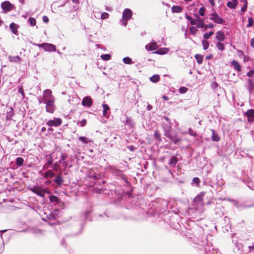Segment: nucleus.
I'll return each mask as SVG.
<instances>
[{
  "label": "nucleus",
  "mask_w": 254,
  "mask_h": 254,
  "mask_svg": "<svg viewBox=\"0 0 254 254\" xmlns=\"http://www.w3.org/2000/svg\"><path fill=\"white\" fill-rule=\"evenodd\" d=\"M132 12L128 8H126L123 12L122 15V18L121 20L122 23L126 26L127 24V21L129 20L132 17Z\"/></svg>",
  "instance_id": "1"
},
{
  "label": "nucleus",
  "mask_w": 254,
  "mask_h": 254,
  "mask_svg": "<svg viewBox=\"0 0 254 254\" xmlns=\"http://www.w3.org/2000/svg\"><path fill=\"white\" fill-rule=\"evenodd\" d=\"M52 100H55L54 97L52 95V92L50 89H46L43 92V100L39 101V103H45Z\"/></svg>",
  "instance_id": "2"
},
{
  "label": "nucleus",
  "mask_w": 254,
  "mask_h": 254,
  "mask_svg": "<svg viewBox=\"0 0 254 254\" xmlns=\"http://www.w3.org/2000/svg\"><path fill=\"white\" fill-rule=\"evenodd\" d=\"M29 190L33 192L42 197H44L46 193L48 192L46 190L38 186H36L32 188H30Z\"/></svg>",
  "instance_id": "3"
},
{
  "label": "nucleus",
  "mask_w": 254,
  "mask_h": 254,
  "mask_svg": "<svg viewBox=\"0 0 254 254\" xmlns=\"http://www.w3.org/2000/svg\"><path fill=\"white\" fill-rule=\"evenodd\" d=\"M1 7L4 13H6L14 8V5L8 1H5L1 3Z\"/></svg>",
  "instance_id": "4"
},
{
  "label": "nucleus",
  "mask_w": 254,
  "mask_h": 254,
  "mask_svg": "<svg viewBox=\"0 0 254 254\" xmlns=\"http://www.w3.org/2000/svg\"><path fill=\"white\" fill-rule=\"evenodd\" d=\"M46 104V111L48 113H53L55 110V100L49 101L45 102Z\"/></svg>",
  "instance_id": "5"
},
{
  "label": "nucleus",
  "mask_w": 254,
  "mask_h": 254,
  "mask_svg": "<svg viewBox=\"0 0 254 254\" xmlns=\"http://www.w3.org/2000/svg\"><path fill=\"white\" fill-rule=\"evenodd\" d=\"M209 19L217 24H222L224 22V20L221 18L216 12L212 13L210 15Z\"/></svg>",
  "instance_id": "6"
},
{
  "label": "nucleus",
  "mask_w": 254,
  "mask_h": 254,
  "mask_svg": "<svg viewBox=\"0 0 254 254\" xmlns=\"http://www.w3.org/2000/svg\"><path fill=\"white\" fill-rule=\"evenodd\" d=\"M62 120L60 118H58L48 121L46 123V125L49 127H58L62 124Z\"/></svg>",
  "instance_id": "7"
},
{
  "label": "nucleus",
  "mask_w": 254,
  "mask_h": 254,
  "mask_svg": "<svg viewBox=\"0 0 254 254\" xmlns=\"http://www.w3.org/2000/svg\"><path fill=\"white\" fill-rule=\"evenodd\" d=\"M92 100L90 96H86L83 98L81 104L84 107H90L92 105Z\"/></svg>",
  "instance_id": "8"
},
{
  "label": "nucleus",
  "mask_w": 254,
  "mask_h": 254,
  "mask_svg": "<svg viewBox=\"0 0 254 254\" xmlns=\"http://www.w3.org/2000/svg\"><path fill=\"white\" fill-rule=\"evenodd\" d=\"M46 52H55L56 51V48L52 44L45 43L44 45V49Z\"/></svg>",
  "instance_id": "9"
},
{
  "label": "nucleus",
  "mask_w": 254,
  "mask_h": 254,
  "mask_svg": "<svg viewBox=\"0 0 254 254\" xmlns=\"http://www.w3.org/2000/svg\"><path fill=\"white\" fill-rule=\"evenodd\" d=\"M158 46L155 42L148 43L145 46V49L148 51H152L158 49Z\"/></svg>",
  "instance_id": "10"
},
{
  "label": "nucleus",
  "mask_w": 254,
  "mask_h": 254,
  "mask_svg": "<svg viewBox=\"0 0 254 254\" xmlns=\"http://www.w3.org/2000/svg\"><path fill=\"white\" fill-rule=\"evenodd\" d=\"M247 116L248 117V121L249 122H252L254 120V110L250 109L248 110L246 113Z\"/></svg>",
  "instance_id": "11"
},
{
  "label": "nucleus",
  "mask_w": 254,
  "mask_h": 254,
  "mask_svg": "<svg viewBox=\"0 0 254 254\" xmlns=\"http://www.w3.org/2000/svg\"><path fill=\"white\" fill-rule=\"evenodd\" d=\"M196 20L197 22V27L198 28H202L204 27V21L198 15H195Z\"/></svg>",
  "instance_id": "12"
},
{
  "label": "nucleus",
  "mask_w": 254,
  "mask_h": 254,
  "mask_svg": "<svg viewBox=\"0 0 254 254\" xmlns=\"http://www.w3.org/2000/svg\"><path fill=\"white\" fill-rule=\"evenodd\" d=\"M169 51V49L168 48H161L153 52L154 54L163 55L167 54Z\"/></svg>",
  "instance_id": "13"
},
{
  "label": "nucleus",
  "mask_w": 254,
  "mask_h": 254,
  "mask_svg": "<svg viewBox=\"0 0 254 254\" xmlns=\"http://www.w3.org/2000/svg\"><path fill=\"white\" fill-rule=\"evenodd\" d=\"M225 35L223 32L219 31L216 33V38L219 41H223L225 39Z\"/></svg>",
  "instance_id": "14"
},
{
  "label": "nucleus",
  "mask_w": 254,
  "mask_h": 254,
  "mask_svg": "<svg viewBox=\"0 0 254 254\" xmlns=\"http://www.w3.org/2000/svg\"><path fill=\"white\" fill-rule=\"evenodd\" d=\"M237 4L238 0H231L227 2V5L230 8L234 9L236 7Z\"/></svg>",
  "instance_id": "15"
},
{
  "label": "nucleus",
  "mask_w": 254,
  "mask_h": 254,
  "mask_svg": "<svg viewBox=\"0 0 254 254\" xmlns=\"http://www.w3.org/2000/svg\"><path fill=\"white\" fill-rule=\"evenodd\" d=\"M8 59L10 62L18 63L21 61V58L19 56H10Z\"/></svg>",
  "instance_id": "16"
},
{
  "label": "nucleus",
  "mask_w": 254,
  "mask_h": 254,
  "mask_svg": "<svg viewBox=\"0 0 254 254\" xmlns=\"http://www.w3.org/2000/svg\"><path fill=\"white\" fill-rule=\"evenodd\" d=\"M103 111V116L106 118L108 117V115H107V111H108L110 110V108L109 106L107 104H103L102 105Z\"/></svg>",
  "instance_id": "17"
},
{
  "label": "nucleus",
  "mask_w": 254,
  "mask_h": 254,
  "mask_svg": "<svg viewBox=\"0 0 254 254\" xmlns=\"http://www.w3.org/2000/svg\"><path fill=\"white\" fill-rule=\"evenodd\" d=\"M231 64L237 71H239L241 70V66L237 61H233L231 63Z\"/></svg>",
  "instance_id": "18"
},
{
  "label": "nucleus",
  "mask_w": 254,
  "mask_h": 254,
  "mask_svg": "<svg viewBox=\"0 0 254 254\" xmlns=\"http://www.w3.org/2000/svg\"><path fill=\"white\" fill-rule=\"evenodd\" d=\"M9 28L11 30L13 33L17 34L18 26L15 23H11L9 25Z\"/></svg>",
  "instance_id": "19"
},
{
  "label": "nucleus",
  "mask_w": 254,
  "mask_h": 254,
  "mask_svg": "<svg viewBox=\"0 0 254 254\" xmlns=\"http://www.w3.org/2000/svg\"><path fill=\"white\" fill-rule=\"evenodd\" d=\"M172 11L174 13H179L182 12V8L180 6L174 5L172 7Z\"/></svg>",
  "instance_id": "20"
},
{
  "label": "nucleus",
  "mask_w": 254,
  "mask_h": 254,
  "mask_svg": "<svg viewBox=\"0 0 254 254\" xmlns=\"http://www.w3.org/2000/svg\"><path fill=\"white\" fill-rule=\"evenodd\" d=\"M159 79H160V77L157 74H155L150 77V81L153 83H156V82H158L159 80Z\"/></svg>",
  "instance_id": "21"
},
{
  "label": "nucleus",
  "mask_w": 254,
  "mask_h": 254,
  "mask_svg": "<svg viewBox=\"0 0 254 254\" xmlns=\"http://www.w3.org/2000/svg\"><path fill=\"white\" fill-rule=\"evenodd\" d=\"M248 88L250 91L254 88V83L251 79L248 80Z\"/></svg>",
  "instance_id": "22"
},
{
  "label": "nucleus",
  "mask_w": 254,
  "mask_h": 254,
  "mask_svg": "<svg viewBox=\"0 0 254 254\" xmlns=\"http://www.w3.org/2000/svg\"><path fill=\"white\" fill-rule=\"evenodd\" d=\"M78 140L81 141L82 143L84 144H87L88 142L91 141V140L85 136H81L78 138Z\"/></svg>",
  "instance_id": "23"
},
{
  "label": "nucleus",
  "mask_w": 254,
  "mask_h": 254,
  "mask_svg": "<svg viewBox=\"0 0 254 254\" xmlns=\"http://www.w3.org/2000/svg\"><path fill=\"white\" fill-rule=\"evenodd\" d=\"M195 58L197 61V62L199 64H201L203 62V56L199 54H196L195 55Z\"/></svg>",
  "instance_id": "24"
},
{
  "label": "nucleus",
  "mask_w": 254,
  "mask_h": 254,
  "mask_svg": "<svg viewBox=\"0 0 254 254\" xmlns=\"http://www.w3.org/2000/svg\"><path fill=\"white\" fill-rule=\"evenodd\" d=\"M186 18L190 21V23L191 25H196V26H197V22H196V18L193 19L189 15H186Z\"/></svg>",
  "instance_id": "25"
},
{
  "label": "nucleus",
  "mask_w": 254,
  "mask_h": 254,
  "mask_svg": "<svg viewBox=\"0 0 254 254\" xmlns=\"http://www.w3.org/2000/svg\"><path fill=\"white\" fill-rule=\"evenodd\" d=\"M28 21L31 26H34L36 24V20L33 17H29L28 20Z\"/></svg>",
  "instance_id": "26"
},
{
  "label": "nucleus",
  "mask_w": 254,
  "mask_h": 254,
  "mask_svg": "<svg viewBox=\"0 0 254 254\" xmlns=\"http://www.w3.org/2000/svg\"><path fill=\"white\" fill-rule=\"evenodd\" d=\"M123 61L125 64H132V61L131 59L129 57L124 58Z\"/></svg>",
  "instance_id": "27"
},
{
  "label": "nucleus",
  "mask_w": 254,
  "mask_h": 254,
  "mask_svg": "<svg viewBox=\"0 0 254 254\" xmlns=\"http://www.w3.org/2000/svg\"><path fill=\"white\" fill-rule=\"evenodd\" d=\"M212 131L213 132L212 135V139L213 141H219L220 139V138L218 136V135L216 133H215V131L213 130H212Z\"/></svg>",
  "instance_id": "28"
},
{
  "label": "nucleus",
  "mask_w": 254,
  "mask_h": 254,
  "mask_svg": "<svg viewBox=\"0 0 254 254\" xmlns=\"http://www.w3.org/2000/svg\"><path fill=\"white\" fill-rule=\"evenodd\" d=\"M23 159L21 157H18L16 160V164L18 166H21L23 165Z\"/></svg>",
  "instance_id": "29"
},
{
  "label": "nucleus",
  "mask_w": 254,
  "mask_h": 254,
  "mask_svg": "<svg viewBox=\"0 0 254 254\" xmlns=\"http://www.w3.org/2000/svg\"><path fill=\"white\" fill-rule=\"evenodd\" d=\"M202 45L204 50H207L209 47V43L205 40L202 41Z\"/></svg>",
  "instance_id": "30"
},
{
  "label": "nucleus",
  "mask_w": 254,
  "mask_h": 254,
  "mask_svg": "<svg viewBox=\"0 0 254 254\" xmlns=\"http://www.w3.org/2000/svg\"><path fill=\"white\" fill-rule=\"evenodd\" d=\"M54 176V173L51 170H48L45 173L44 177L45 178H52Z\"/></svg>",
  "instance_id": "31"
},
{
  "label": "nucleus",
  "mask_w": 254,
  "mask_h": 254,
  "mask_svg": "<svg viewBox=\"0 0 254 254\" xmlns=\"http://www.w3.org/2000/svg\"><path fill=\"white\" fill-rule=\"evenodd\" d=\"M204 195V193H201L198 195H197L195 198H194V201L195 202H201L202 201V198Z\"/></svg>",
  "instance_id": "32"
},
{
  "label": "nucleus",
  "mask_w": 254,
  "mask_h": 254,
  "mask_svg": "<svg viewBox=\"0 0 254 254\" xmlns=\"http://www.w3.org/2000/svg\"><path fill=\"white\" fill-rule=\"evenodd\" d=\"M101 58L104 61H108L111 59V56L109 54H104L101 55Z\"/></svg>",
  "instance_id": "33"
},
{
  "label": "nucleus",
  "mask_w": 254,
  "mask_h": 254,
  "mask_svg": "<svg viewBox=\"0 0 254 254\" xmlns=\"http://www.w3.org/2000/svg\"><path fill=\"white\" fill-rule=\"evenodd\" d=\"M216 46L217 48L220 51H223L224 49V45L220 42H218L216 44Z\"/></svg>",
  "instance_id": "34"
},
{
  "label": "nucleus",
  "mask_w": 254,
  "mask_h": 254,
  "mask_svg": "<svg viewBox=\"0 0 254 254\" xmlns=\"http://www.w3.org/2000/svg\"><path fill=\"white\" fill-rule=\"evenodd\" d=\"M54 181H55V183H56L58 185L61 184L62 183V182H63V180H62V178L60 176H57L55 178V179L54 180Z\"/></svg>",
  "instance_id": "35"
},
{
  "label": "nucleus",
  "mask_w": 254,
  "mask_h": 254,
  "mask_svg": "<svg viewBox=\"0 0 254 254\" xmlns=\"http://www.w3.org/2000/svg\"><path fill=\"white\" fill-rule=\"evenodd\" d=\"M213 32L212 31H210L209 33H206L203 35V38L205 39H209L212 35H213Z\"/></svg>",
  "instance_id": "36"
},
{
  "label": "nucleus",
  "mask_w": 254,
  "mask_h": 254,
  "mask_svg": "<svg viewBox=\"0 0 254 254\" xmlns=\"http://www.w3.org/2000/svg\"><path fill=\"white\" fill-rule=\"evenodd\" d=\"M190 33L194 35L197 32V29L194 26L190 27Z\"/></svg>",
  "instance_id": "37"
},
{
  "label": "nucleus",
  "mask_w": 254,
  "mask_h": 254,
  "mask_svg": "<svg viewBox=\"0 0 254 254\" xmlns=\"http://www.w3.org/2000/svg\"><path fill=\"white\" fill-rule=\"evenodd\" d=\"M177 162V159L176 157L171 158L169 161V164L172 165H175Z\"/></svg>",
  "instance_id": "38"
},
{
  "label": "nucleus",
  "mask_w": 254,
  "mask_h": 254,
  "mask_svg": "<svg viewBox=\"0 0 254 254\" xmlns=\"http://www.w3.org/2000/svg\"><path fill=\"white\" fill-rule=\"evenodd\" d=\"M154 137L158 140L159 141H161V136H160V133L158 132V131H156L155 132H154Z\"/></svg>",
  "instance_id": "39"
},
{
  "label": "nucleus",
  "mask_w": 254,
  "mask_h": 254,
  "mask_svg": "<svg viewBox=\"0 0 254 254\" xmlns=\"http://www.w3.org/2000/svg\"><path fill=\"white\" fill-rule=\"evenodd\" d=\"M205 8L204 7H201L199 9L198 13L200 15L203 16L205 14Z\"/></svg>",
  "instance_id": "40"
},
{
  "label": "nucleus",
  "mask_w": 254,
  "mask_h": 254,
  "mask_svg": "<svg viewBox=\"0 0 254 254\" xmlns=\"http://www.w3.org/2000/svg\"><path fill=\"white\" fill-rule=\"evenodd\" d=\"M254 23L253 19L252 17H249L248 19V24H247L248 27H251L252 26Z\"/></svg>",
  "instance_id": "41"
},
{
  "label": "nucleus",
  "mask_w": 254,
  "mask_h": 254,
  "mask_svg": "<svg viewBox=\"0 0 254 254\" xmlns=\"http://www.w3.org/2000/svg\"><path fill=\"white\" fill-rule=\"evenodd\" d=\"M109 14L107 12H103L101 15V18L102 19H107L109 17Z\"/></svg>",
  "instance_id": "42"
},
{
  "label": "nucleus",
  "mask_w": 254,
  "mask_h": 254,
  "mask_svg": "<svg viewBox=\"0 0 254 254\" xmlns=\"http://www.w3.org/2000/svg\"><path fill=\"white\" fill-rule=\"evenodd\" d=\"M179 90H180V92L181 93H186L187 91V88L184 87H181Z\"/></svg>",
  "instance_id": "43"
},
{
  "label": "nucleus",
  "mask_w": 254,
  "mask_h": 254,
  "mask_svg": "<svg viewBox=\"0 0 254 254\" xmlns=\"http://www.w3.org/2000/svg\"><path fill=\"white\" fill-rule=\"evenodd\" d=\"M213 27L214 25L211 23L208 25H204V27H203V28H204L205 30H206L208 28H213Z\"/></svg>",
  "instance_id": "44"
},
{
  "label": "nucleus",
  "mask_w": 254,
  "mask_h": 254,
  "mask_svg": "<svg viewBox=\"0 0 254 254\" xmlns=\"http://www.w3.org/2000/svg\"><path fill=\"white\" fill-rule=\"evenodd\" d=\"M86 124V120H85V119H83L80 122V126L82 127H84L85 126V125Z\"/></svg>",
  "instance_id": "45"
},
{
  "label": "nucleus",
  "mask_w": 254,
  "mask_h": 254,
  "mask_svg": "<svg viewBox=\"0 0 254 254\" xmlns=\"http://www.w3.org/2000/svg\"><path fill=\"white\" fill-rule=\"evenodd\" d=\"M42 19L44 22L47 23L49 22V18L47 16H43Z\"/></svg>",
  "instance_id": "46"
},
{
  "label": "nucleus",
  "mask_w": 254,
  "mask_h": 254,
  "mask_svg": "<svg viewBox=\"0 0 254 254\" xmlns=\"http://www.w3.org/2000/svg\"><path fill=\"white\" fill-rule=\"evenodd\" d=\"M18 92L21 94L22 97H24V93L22 87H19L18 88Z\"/></svg>",
  "instance_id": "47"
},
{
  "label": "nucleus",
  "mask_w": 254,
  "mask_h": 254,
  "mask_svg": "<svg viewBox=\"0 0 254 254\" xmlns=\"http://www.w3.org/2000/svg\"><path fill=\"white\" fill-rule=\"evenodd\" d=\"M254 74V70H250V71H249L247 73V75H248L249 77H251V76H252Z\"/></svg>",
  "instance_id": "48"
},
{
  "label": "nucleus",
  "mask_w": 254,
  "mask_h": 254,
  "mask_svg": "<svg viewBox=\"0 0 254 254\" xmlns=\"http://www.w3.org/2000/svg\"><path fill=\"white\" fill-rule=\"evenodd\" d=\"M50 199L51 201H57V198L55 196L52 195L50 196Z\"/></svg>",
  "instance_id": "49"
},
{
  "label": "nucleus",
  "mask_w": 254,
  "mask_h": 254,
  "mask_svg": "<svg viewBox=\"0 0 254 254\" xmlns=\"http://www.w3.org/2000/svg\"><path fill=\"white\" fill-rule=\"evenodd\" d=\"M245 2H246V3H245V5L243 6L241 8V10L243 11H244L246 10L247 9V1H246V0H245Z\"/></svg>",
  "instance_id": "50"
},
{
  "label": "nucleus",
  "mask_w": 254,
  "mask_h": 254,
  "mask_svg": "<svg viewBox=\"0 0 254 254\" xmlns=\"http://www.w3.org/2000/svg\"><path fill=\"white\" fill-rule=\"evenodd\" d=\"M193 182L197 184L199 182V179L198 178H194L193 179Z\"/></svg>",
  "instance_id": "51"
},
{
  "label": "nucleus",
  "mask_w": 254,
  "mask_h": 254,
  "mask_svg": "<svg viewBox=\"0 0 254 254\" xmlns=\"http://www.w3.org/2000/svg\"><path fill=\"white\" fill-rule=\"evenodd\" d=\"M126 122H127V124H128V125H131L132 124V120L131 119H127V120H126Z\"/></svg>",
  "instance_id": "52"
},
{
  "label": "nucleus",
  "mask_w": 254,
  "mask_h": 254,
  "mask_svg": "<svg viewBox=\"0 0 254 254\" xmlns=\"http://www.w3.org/2000/svg\"><path fill=\"white\" fill-rule=\"evenodd\" d=\"M34 45L36 46H38L39 47L43 48L44 49V44H34Z\"/></svg>",
  "instance_id": "53"
},
{
  "label": "nucleus",
  "mask_w": 254,
  "mask_h": 254,
  "mask_svg": "<svg viewBox=\"0 0 254 254\" xmlns=\"http://www.w3.org/2000/svg\"><path fill=\"white\" fill-rule=\"evenodd\" d=\"M208 0L212 6H214L215 5V0Z\"/></svg>",
  "instance_id": "54"
},
{
  "label": "nucleus",
  "mask_w": 254,
  "mask_h": 254,
  "mask_svg": "<svg viewBox=\"0 0 254 254\" xmlns=\"http://www.w3.org/2000/svg\"><path fill=\"white\" fill-rule=\"evenodd\" d=\"M162 98L164 100H166V101H167L169 100V98L166 96V95H163L162 96Z\"/></svg>",
  "instance_id": "55"
},
{
  "label": "nucleus",
  "mask_w": 254,
  "mask_h": 254,
  "mask_svg": "<svg viewBox=\"0 0 254 254\" xmlns=\"http://www.w3.org/2000/svg\"><path fill=\"white\" fill-rule=\"evenodd\" d=\"M192 131L191 129H189V133L191 135H193V136H195V133H192Z\"/></svg>",
  "instance_id": "56"
},
{
  "label": "nucleus",
  "mask_w": 254,
  "mask_h": 254,
  "mask_svg": "<svg viewBox=\"0 0 254 254\" xmlns=\"http://www.w3.org/2000/svg\"><path fill=\"white\" fill-rule=\"evenodd\" d=\"M251 45L253 47H254V38H253L251 40Z\"/></svg>",
  "instance_id": "57"
},
{
  "label": "nucleus",
  "mask_w": 254,
  "mask_h": 254,
  "mask_svg": "<svg viewBox=\"0 0 254 254\" xmlns=\"http://www.w3.org/2000/svg\"><path fill=\"white\" fill-rule=\"evenodd\" d=\"M19 2L21 3L22 4H24L25 0H18Z\"/></svg>",
  "instance_id": "58"
},
{
  "label": "nucleus",
  "mask_w": 254,
  "mask_h": 254,
  "mask_svg": "<svg viewBox=\"0 0 254 254\" xmlns=\"http://www.w3.org/2000/svg\"><path fill=\"white\" fill-rule=\"evenodd\" d=\"M106 9L107 10H108V11H111V8L110 7H106Z\"/></svg>",
  "instance_id": "59"
},
{
  "label": "nucleus",
  "mask_w": 254,
  "mask_h": 254,
  "mask_svg": "<svg viewBox=\"0 0 254 254\" xmlns=\"http://www.w3.org/2000/svg\"><path fill=\"white\" fill-rule=\"evenodd\" d=\"M211 57H212V56L210 55V56L206 57V59H210L211 58Z\"/></svg>",
  "instance_id": "60"
},
{
  "label": "nucleus",
  "mask_w": 254,
  "mask_h": 254,
  "mask_svg": "<svg viewBox=\"0 0 254 254\" xmlns=\"http://www.w3.org/2000/svg\"><path fill=\"white\" fill-rule=\"evenodd\" d=\"M3 251V248L1 247L0 249V253H1Z\"/></svg>",
  "instance_id": "61"
},
{
  "label": "nucleus",
  "mask_w": 254,
  "mask_h": 254,
  "mask_svg": "<svg viewBox=\"0 0 254 254\" xmlns=\"http://www.w3.org/2000/svg\"><path fill=\"white\" fill-rule=\"evenodd\" d=\"M2 21L1 19H0V26L2 24Z\"/></svg>",
  "instance_id": "62"
},
{
  "label": "nucleus",
  "mask_w": 254,
  "mask_h": 254,
  "mask_svg": "<svg viewBox=\"0 0 254 254\" xmlns=\"http://www.w3.org/2000/svg\"><path fill=\"white\" fill-rule=\"evenodd\" d=\"M74 2H77L78 0H72Z\"/></svg>",
  "instance_id": "63"
},
{
  "label": "nucleus",
  "mask_w": 254,
  "mask_h": 254,
  "mask_svg": "<svg viewBox=\"0 0 254 254\" xmlns=\"http://www.w3.org/2000/svg\"><path fill=\"white\" fill-rule=\"evenodd\" d=\"M44 130H45V128H43L42 129V131H44Z\"/></svg>",
  "instance_id": "64"
}]
</instances>
